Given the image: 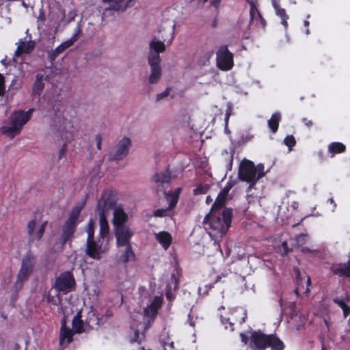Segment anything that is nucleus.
Segmentation results:
<instances>
[{
    "label": "nucleus",
    "instance_id": "obj_1",
    "mask_svg": "<svg viewBox=\"0 0 350 350\" xmlns=\"http://www.w3.org/2000/svg\"><path fill=\"white\" fill-rule=\"evenodd\" d=\"M109 200V195L105 193L102 196L101 200H99L98 206L99 207V223H100V235L102 238V241L99 239L97 241L94 239L90 241L87 240L85 254L95 259L100 260L102 254L105 252L106 249L103 247V242L109 241V226L105 213L108 211L109 207L108 201Z\"/></svg>",
    "mask_w": 350,
    "mask_h": 350
},
{
    "label": "nucleus",
    "instance_id": "obj_2",
    "mask_svg": "<svg viewBox=\"0 0 350 350\" xmlns=\"http://www.w3.org/2000/svg\"><path fill=\"white\" fill-rule=\"evenodd\" d=\"M232 209L224 208L221 211H210L203 220L206 230H210L208 233L214 236L226 234L231 226Z\"/></svg>",
    "mask_w": 350,
    "mask_h": 350
},
{
    "label": "nucleus",
    "instance_id": "obj_3",
    "mask_svg": "<svg viewBox=\"0 0 350 350\" xmlns=\"http://www.w3.org/2000/svg\"><path fill=\"white\" fill-rule=\"evenodd\" d=\"M250 344L253 350H266L267 347H271L273 350H284L285 347L275 334H265L260 330L251 334Z\"/></svg>",
    "mask_w": 350,
    "mask_h": 350
},
{
    "label": "nucleus",
    "instance_id": "obj_4",
    "mask_svg": "<svg viewBox=\"0 0 350 350\" xmlns=\"http://www.w3.org/2000/svg\"><path fill=\"white\" fill-rule=\"evenodd\" d=\"M264 169L265 167L262 163H259L255 166L252 161L244 160L241 163L239 167V178L241 181L249 183V189H252L258 180L265 175Z\"/></svg>",
    "mask_w": 350,
    "mask_h": 350
},
{
    "label": "nucleus",
    "instance_id": "obj_5",
    "mask_svg": "<svg viewBox=\"0 0 350 350\" xmlns=\"http://www.w3.org/2000/svg\"><path fill=\"white\" fill-rule=\"evenodd\" d=\"M82 206H76L74 207L62 226V233L61 235L62 245H64L68 241H70L75 232L76 226L78 221L79 214L81 211Z\"/></svg>",
    "mask_w": 350,
    "mask_h": 350
},
{
    "label": "nucleus",
    "instance_id": "obj_6",
    "mask_svg": "<svg viewBox=\"0 0 350 350\" xmlns=\"http://www.w3.org/2000/svg\"><path fill=\"white\" fill-rule=\"evenodd\" d=\"M35 265V256L31 252H28L21 262V267L17 275V280L14 284V288L18 291L23 285V282L27 280L33 270Z\"/></svg>",
    "mask_w": 350,
    "mask_h": 350
},
{
    "label": "nucleus",
    "instance_id": "obj_7",
    "mask_svg": "<svg viewBox=\"0 0 350 350\" xmlns=\"http://www.w3.org/2000/svg\"><path fill=\"white\" fill-rule=\"evenodd\" d=\"M28 120L29 116L25 115L24 111H15L10 117V125L1 128L2 133L7 134L11 137H14L19 134L22 127Z\"/></svg>",
    "mask_w": 350,
    "mask_h": 350
},
{
    "label": "nucleus",
    "instance_id": "obj_8",
    "mask_svg": "<svg viewBox=\"0 0 350 350\" xmlns=\"http://www.w3.org/2000/svg\"><path fill=\"white\" fill-rule=\"evenodd\" d=\"M114 191L111 189V210H113V219L112 224L113 228L122 226H128L126 223L129 220L127 213L124 211L121 204L117 206L115 200Z\"/></svg>",
    "mask_w": 350,
    "mask_h": 350
},
{
    "label": "nucleus",
    "instance_id": "obj_9",
    "mask_svg": "<svg viewBox=\"0 0 350 350\" xmlns=\"http://www.w3.org/2000/svg\"><path fill=\"white\" fill-rule=\"evenodd\" d=\"M234 55L227 45L221 46L216 53V64L221 70H230L234 66Z\"/></svg>",
    "mask_w": 350,
    "mask_h": 350
},
{
    "label": "nucleus",
    "instance_id": "obj_10",
    "mask_svg": "<svg viewBox=\"0 0 350 350\" xmlns=\"http://www.w3.org/2000/svg\"><path fill=\"white\" fill-rule=\"evenodd\" d=\"M75 286V280L71 271H65L62 273L56 278L53 287L58 292H69L72 291Z\"/></svg>",
    "mask_w": 350,
    "mask_h": 350
},
{
    "label": "nucleus",
    "instance_id": "obj_11",
    "mask_svg": "<svg viewBox=\"0 0 350 350\" xmlns=\"http://www.w3.org/2000/svg\"><path fill=\"white\" fill-rule=\"evenodd\" d=\"M113 234L118 247L131 245V239L133 236V232L129 226L113 228Z\"/></svg>",
    "mask_w": 350,
    "mask_h": 350
},
{
    "label": "nucleus",
    "instance_id": "obj_12",
    "mask_svg": "<svg viewBox=\"0 0 350 350\" xmlns=\"http://www.w3.org/2000/svg\"><path fill=\"white\" fill-rule=\"evenodd\" d=\"M131 146V140L127 137H124L116 144L113 158H111V167L114 161H120L126 157Z\"/></svg>",
    "mask_w": 350,
    "mask_h": 350
},
{
    "label": "nucleus",
    "instance_id": "obj_13",
    "mask_svg": "<svg viewBox=\"0 0 350 350\" xmlns=\"http://www.w3.org/2000/svg\"><path fill=\"white\" fill-rule=\"evenodd\" d=\"M294 271L296 274L295 282L297 285L295 293L297 295L301 293L308 295L310 293V286L311 285L310 276H302L298 268H295Z\"/></svg>",
    "mask_w": 350,
    "mask_h": 350
},
{
    "label": "nucleus",
    "instance_id": "obj_14",
    "mask_svg": "<svg viewBox=\"0 0 350 350\" xmlns=\"http://www.w3.org/2000/svg\"><path fill=\"white\" fill-rule=\"evenodd\" d=\"M154 183L157 185V191L164 192L166 186H168L171 181V174L170 172L155 173L152 176Z\"/></svg>",
    "mask_w": 350,
    "mask_h": 350
},
{
    "label": "nucleus",
    "instance_id": "obj_15",
    "mask_svg": "<svg viewBox=\"0 0 350 350\" xmlns=\"http://www.w3.org/2000/svg\"><path fill=\"white\" fill-rule=\"evenodd\" d=\"M81 33V29L79 27L77 33L68 40L62 43L54 50H52L49 53V58L53 61L60 53H63L66 49L71 46L75 41H77L78 35Z\"/></svg>",
    "mask_w": 350,
    "mask_h": 350
},
{
    "label": "nucleus",
    "instance_id": "obj_16",
    "mask_svg": "<svg viewBox=\"0 0 350 350\" xmlns=\"http://www.w3.org/2000/svg\"><path fill=\"white\" fill-rule=\"evenodd\" d=\"M250 23H255L256 25H260L262 29H265L266 21L258 10L255 3L252 1H250Z\"/></svg>",
    "mask_w": 350,
    "mask_h": 350
},
{
    "label": "nucleus",
    "instance_id": "obj_17",
    "mask_svg": "<svg viewBox=\"0 0 350 350\" xmlns=\"http://www.w3.org/2000/svg\"><path fill=\"white\" fill-rule=\"evenodd\" d=\"M46 221L44 222L36 232H34V228L36 225L35 219L29 221L27 224V233L29 235V241H33L35 239L40 240L46 228Z\"/></svg>",
    "mask_w": 350,
    "mask_h": 350
},
{
    "label": "nucleus",
    "instance_id": "obj_18",
    "mask_svg": "<svg viewBox=\"0 0 350 350\" xmlns=\"http://www.w3.org/2000/svg\"><path fill=\"white\" fill-rule=\"evenodd\" d=\"M108 317L105 314H102L100 317L96 316L93 311H90L88 314V317L85 320V327L88 329H94L95 326L103 325L107 321Z\"/></svg>",
    "mask_w": 350,
    "mask_h": 350
},
{
    "label": "nucleus",
    "instance_id": "obj_19",
    "mask_svg": "<svg viewBox=\"0 0 350 350\" xmlns=\"http://www.w3.org/2000/svg\"><path fill=\"white\" fill-rule=\"evenodd\" d=\"M347 263H338L332 266V271L334 275L341 277H350V255Z\"/></svg>",
    "mask_w": 350,
    "mask_h": 350
},
{
    "label": "nucleus",
    "instance_id": "obj_20",
    "mask_svg": "<svg viewBox=\"0 0 350 350\" xmlns=\"http://www.w3.org/2000/svg\"><path fill=\"white\" fill-rule=\"evenodd\" d=\"M124 247H126L125 251L118 257L117 262L118 265H123L124 267H126V265L128 262L135 260V254L133 251L131 245Z\"/></svg>",
    "mask_w": 350,
    "mask_h": 350
},
{
    "label": "nucleus",
    "instance_id": "obj_21",
    "mask_svg": "<svg viewBox=\"0 0 350 350\" xmlns=\"http://www.w3.org/2000/svg\"><path fill=\"white\" fill-rule=\"evenodd\" d=\"M155 238L165 250H167L172 242V235L167 231H161L155 234Z\"/></svg>",
    "mask_w": 350,
    "mask_h": 350
},
{
    "label": "nucleus",
    "instance_id": "obj_22",
    "mask_svg": "<svg viewBox=\"0 0 350 350\" xmlns=\"http://www.w3.org/2000/svg\"><path fill=\"white\" fill-rule=\"evenodd\" d=\"M273 7L275 10V14L279 16L281 19V24L284 26V29H286L288 27V19L289 18L286 10L281 8L279 3L275 1H272Z\"/></svg>",
    "mask_w": 350,
    "mask_h": 350
},
{
    "label": "nucleus",
    "instance_id": "obj_23",
    "mask_svg": "<svg viewBox=\"0 0 350 350\" xmlns=\"http://www.w3.org/2000/svg\"><path fill=\"white\" fill-rule=\"evenodd\" d=\"M48 76H44V74L38 73L36 75V81L33 85V94L34 95L40 96L41 92L44 88V80H47Z\"/></svg>",
    "mask_w": 350,
    "mask_h": 350
},
{
    "label": "nucleus",
    "instance_id": "obj_24",
    "mask_svg": "<svg viewBox=\"0 0 350 350\" xmlns=\"http://www.w3.org/2000/svg\"><path fill=\"white\" fill-rule=\"evenodd\" d=\"M66 320L64 319L62 321V327L60 332L59 342L60 345H63L65 340H67V343H70L72 340L73 330L66 327Z\"/></svg>",
    "mask_w": 350,
    "mask_h": 350
},
{
    "label": "nucleus",
    "instance_id": "obj_25",
    "mask_svg": "<svg viewBox=\"0 0 350 350\" xmlns=\"http://www.w3.org/2000/svg\"><path fill=\"white\" fill-rule=\"evenodd\" d=\"M346 150V146L342 142H332L327 146V151L331 158L334 157L336 154L345 152Z\"/></svg>",
    "mask_w": 350,
    "mask_h": 350
},
{
    "label": "nucleus",
    "instance_id": "obj_26",
    "mask_svg": "<svg viewBox=\"0 0 350 350\" xmlns=\"http://www.w3.org/2000/svg\"><path fill=\"white\" fill-rule=\"evenodd\" d=\"M81 312H77L72 319V330L75 333L80 334L87 332V327L84 326L83 321L81 320Z\"/></svg>",
    "mask_w": 350,
    "mask_h": 350
},
{
    "label": "nucleus",
    "instance_id": "obj_27",
    "mask_svg": "<svg viewBox=\"0 0 350 350\" xmlns=\"http://www.w3.org/2000/svg\"><path fill=\"white\" fill-rule=\"evenodd\" d=\"M133 0H111V11H124Z\"/></svg>",
    "mask_w": 350,
    "mask_h": 350
},
{
    "label": "nucleus",
    "instance_id": "obj_28",
    "mask_svg": "<svg viewBox=\"0 0 350 350\" xmlns=\"http://www.w3.org/2000/svg\"><path fill=\"white\" fill-rule=\"evenodd\" d=\"M181 192V188H176L172 193H167L165 191L163 193L165 196L170 198L169 205L167 206L168 209L172 211L177 204L178 201V198Z\"/></svg>",
    "mask_w": 350,
    "mask_h": 350
},
{
    "label": "nucleus",
    "instance_id": "obj_29",
    "mask_svg": "<svg viewBox=\"0 0 350 350\" xmlns=\"http://www.w3.org/2000/svg\"><path fill=\"white\" fill-rule=\"evenodd\" d=\"M280 120L281 114L279 112H275L272 114L271 118L268 120L269 128L273 133L278 131Z\"/></svg>",
    "mask_w": 350,
    "mask_h": 350
},
{
    "label": "nucleus",
    "instance_id": "obj_30",
    "mask_svg": "<svg viewBox=\"0 0 350 350\" xmlns=\"http://www.w3.org/2000/svg\"><path fill=\"white\" fill-rule=\"evenodd\" d=\"M226 200L227 196L221 193H219L213 204L211 206V210L221 211L223 210L222 208L225 205Z\"/></svg>",
    "mask_w": 350,
    "mask_h": 350
},
{
    "label": "nucleus",
    "instance_id": "obj_31",
    "mask_svg": "<svg viewBox=\"0 0 350 350\" xmlns=\"http://www.w3.org/2000/svg\"><path fill=\"white\" fill-rule=\"evenodd\" d=\"M71 127V123L68 120H65L64 121V128L60 130L58 129L59 132L62 133V138H64L66 141H70L73 137V133L72 131H69L68 129Z\"/></svg>",
    "mask_w": 350,
    "mask_h": 350
},
{
    "label": "nucleus",
    "instance_id": "obj_32",
    "mask_svg": "<svg viewBox=\"0 0 350 350\" xmlns=\"http://www.w3.org/2000/svg\"><path fill=\"white\" fill-rule=\"evenodd\" d=\"M150 48L153 53L159 54L165 50V45L163 42L153 39L150 43Z\"/></svg>",
    "mask_w": 350,
    "mask_h": 350
},
{
    "label": "nucleus",
    "instance_id": "obj_33",
    "mask_svg": "<svg viewBox=\"0 0 350 350\" xmlns=\"http://www.w3.org/2000/svg\"><path fill=\"white\" fill-rule=\"evenodd\" d=\"M160 63L161 58L159 54L150 51L148 56V64L150 68H161Z\"/></svg>",
    "mask_w": 350,
    "mask_h": 350
},
{
    "label": "nucleus",
    "instance_id": "obj_34",
    "mask_svg": "<svg viewBox=\"0 0 350 350\" xmlns=\"http://www.w3.org/2000/svg\"><path fill=\"white\" fill-rule=\"evenodd\" d=\"M151 73L149 77V83L150 84L157 83L161 76V68H150Z\"/></svg>",
    "mask_w": 350,
    "mask_h": 350
},
{
    "label": "nucleus",
    "instance_id": "obj_35",
    "mask_svg": "<svg viewBox=\"0 0 350 350\" xmlns=\"http://www.w3.org/2000/svg\"><path fill=\"white\" fill-rule=\"evenodd\" d=\"M334 302L342 310L344 317H347L350 313V308L346 304L345 301L342 298L336 297L334 299Z\"/></svg>",
    "mask_w": 350,
    "mask_h": 350
},
{
    "label": "nucleus",
    "instance_id": "obj_36",
    "mask_svg": "<svg viewBox=\"0 0 350 350\" xmlns=\"http://www.w3.org/2000/svg\"><path fill=\"white\" fill-rule=\"evenodd\" d=\"M210 189V186L208 184H200L196 189L193 190V194L194 196H200L206 194Z\"/></svg>",
    "mask_w": 350,
    "mask_h": 350
},
{
    "label": "nucleus",
    "instance_id": "obj_37",
    "mask_svg": "<svg viewBox=\"0 0 350 350\" xmlns=\"http://www.w3.org/2000/svg\"><path fill=\"white\" fill-rule=\"evenodd\" d=\"M34 48V44L31 42H29L27 43L23 42L21 46H18L17 51L16 53L18 52H25L29 53Z\"/></svg>",
    "mask_w": 350,
    "mask_h": 350
},
{
    "label": "nucleus",
    "instance_id": "obj_38",
    "mask_svg": "<svg viewBox=\"0 0 350 350\" xmlns=\"http://www.w3.org/2000/svg\"><path fill=\"white\" fill-rule=\"evenodd\" d=\"M171 211L168 208H159L154 211L153 215L157 217H163L171 215Z\"/></svg>",
    "mask_w": 350,
    "mask_h": 350
},
{
    "label": "nucleus",
    "instance_id": "obj_39",
    "mask_svg": "<svg viewBox=\"0 0 350 350\" xmlns=\"http://www.w3.org/2000/svg\"><path fill=\"white\" fill-rule=\"evenodd\" d=\"M163 304V299L161 297L156 296L152 302L150 303V306L152 308H154L156 310L158 311V310L161 307Z\"/></svg>",
    "mask_w": 350,
    "mask_h": 350
},
{
    "label": "nucleus",
    "instance_id": "obj_40",
    "mask_svg": "<svg viewBox=\"0 0 350 350\" xmlns=\"http://www.w3.org/2000/svg\"><path fill=\"white\" fill-rule=\"evenodd\" d=\"M175 27H176V23H174L173 25L172 26V28L169 31L168 35L166 36L161 35V38L163 40V41H165V42H167L170 43L172 42V41L174 39Z\"/></svg>",
    "mask_w": 350,
    "mask_h": 350
},
{
    "label": "nucleus",
    "instance_id": "obj_41",
    "mask_svg": "<svg viewBox=\"0 0 350 350\" xmlns=\"http://www.w3.org/2000/svg\"><path fill=\"white\" fill-rule=\"evenodd\" d=\"M144 312L145 316L150 319H154L158 313V311L148 306L144 309Z\"/></svg>",
    "mask_w": 350,
    "mask_h": 350
},
{
    "label": "nucleus",
    "instance_id": "obj_42",
    "mask_svg": "<svg viewBox=\"0 0 350 350\" xmlns=\"http://www.w3.org/2000/svg\"><path fill=\"white\" fill-rule=\"evenodd\" d=\"M284 144L288 146L290 149L292 148L296 144V140L293 135H287L284 139Z\"/></svg>",
    "mask_w": 350,
    "mask_h": 350
},
{
    "label": "nucleus",
    "instance_id": "obj_43",
    "mask_svg": "<svg viewBox=\"0 0 350 350\" xmlns=\"http://www.w3.org/2000/svg\"><path fill=\"white\" fill-rule=\"evenodd\" d=\"M291 250L289 249L286 241H283L279 247V251L282 256L287 255Z\"/></svg>",
    "mask_w": 350,
    "mask_h": 350
},
{
    "label": "nucleus",
    "instance_id": "obj_44",
    "mask_svg": "<svg viewBox=\"0 0 350 350\" xmlns=\"http://www.w3.org/2000/svg\"><path fill=\"white\" fill-rule=\"evenodd\" d=\"M44 299L47 301V302L51 303L53 305H57L60 301L59 297H55V296L51 295L50 293L44 296Z\"/></svg>",
    "mask_w": 350,
    "mask_h": 350
},
{
    "label": "nucleus",
    "instance_id": "obj_45",
    "mask_svg": "<svg viewBox=\"0 0 350 350\" xmlns=\"http://www.w3.org/2000/svg\"><path fill=\"white\" fill-rule=\"evenodd\" d=\"M94 239V224L92 220H90L88 226V239L90 241Z\"/></svg>",
    "mask_w": 350,
    "mask_h": 350
},
{
    "label": "nucleus",
    "instance_id": "obj_46",
    "mask_svg": "<svg viewBox=\"0 0 350 350\" xmlns=\"http://www.w3.org/2000/svg\"><path fill=\"white\" fill-rule=\"evenodd\" d=\"M233 186V183L230 181H228L226 185H225V187L220 191L219 193L225 195L226 196H228V193L230 191V190L231 189V188Z\"/></svg>",
    "mask_w": 350,
    "mask_h": 350
},
{
    "label": "nucleus",
    "instance_id": "obj_47",
    "mask_svg": "<svg viewBox=\"0 0 350 350\" xmlns=\"http://www.w3.org/2000/svg\"><path fill=\"white\" fill-rule=\"evenodd\" d=\"M170 92H171V88H167L163 92L158 94L157 95V100L159 101V100L167 97L170 94Z\"/></svg>",
    "mask_w": 350,
    "mask_h": 350
},
{
    "label": "nucleus",
    "instance_id": "obj_48",
    "mask_svg": "<svg viewBox=\"0 0 350 350\" xmlns=\"http://www.w3.org/2000/svg\"><path fill=\"white\" fill-rule=\"evenodd\" d=\"M301 122L304 123V125L309 129H311L314 124V122L312 120H309L307 118H303L301 119Z\"/></svg>",
    "mask_w": 350,
    "mask_h": 350
},
{
    "label": "nucleus",
    "instance_id": "obj_49",
    "mask_svg": "<svg viewBox=\"0 0 350 350\" xmlns=\"http://www.w3.org/2000/svg\"><path fill=\"white\" fill-rule=\"evenodd\" d=\"M60 101H58V103H57L55 100H54V103H53L51 100H49V105H51V109L53 110V111H58L59 110V103Z\"/></svg>",
    "mask_w": 350,
    "mask_h": 350
},
{
    "label": "nucleus",
    "instance_id": "obj_50",
    "mask_svg": "<svg viewBox=\"0 0 350 350\" xmlns=\"http://www.w3.org/2000/svg\"><path fill=\"white\" fill-rule=\"evenodd\" d=\"M4 77L0 74V96L4 92Z\"/></svg>",
    "mask_w": 350,
    "mask_h": 350
},
{
    "label": "nucleus",
    "instance_id": "obj_51",
    "mask_svg": "<svg viewBox=\"0 0 350 350\" xmlns=\"http://www.w3.org/2000/svg\"><path fill=\"white\" fill-rule=\"evenodd\" d=\"M95 140L96 142V147L98 150H100V146H101V137L100 135H96L95 137Z\"/></svg>",
    "mask_w": 350,
    "mask_h": 350
},
{
    "label": "nucleus",
    "instance_id": "obj_52",
    "mask_svg": "<svg viewBox=\"0 0 350 350\" xmlns=\"http://www.w3.org/2000/svg\"><path fill=\"white\" fill-rule=\"evenodd\" d=\"M317 156L319 157V159L321 161H323L325 160V157L324 155V152L323 150H319L318 152H317Z\"/></svg>",
    "mask_w": 350,
    "mask_h": 350
},
{
    "label": "nucleus",
    "instance_id": "obj_53",
    "mask_svg": "<svg viewBox=\"0 0 350 350\" xmlns=\"http://www.w3.org/2000/svg\"><path fill=\"white\" fill-rule=\"evenodd\" d=\"M138 338H139V332L138 331H135V334H134V338L132 339V342H137L138 343H141V340H138Z\"/></svg>",
    "mask_w": 350,
    "mask_h": 350
},
{
    "label": "nucleus",
    "instance_id": "obj_54",
    "mask_svg": "<svg viewBox=\"0 0 350 350\" xmlns=\"http://www.w3.org/2000/svg\"><path fill=\"white\" fill-rule=\"evenodd\" d=\"M230 114H231V110H230V109H229L228 110L226 111V113L225 122H226V125L228 123V120H229Z\"/></svg>",
    "mask_w": 350,
    "mask_h": 350
},
{
    "label": "nucleus",
    "instance_id": "obj_55",
    "mask_svg": "<svg viewBox=\"0 0 350 350\" xmlns=\"http://www.w3.org/2000/svg\"><path fill=\"white\" fill-rule=\"evenodd\" d=\"M304 25L305 27H307V29H306V35H308L310 33V30L308 29V27H309V25H310V22L307 20H305L304 22Z\"/></svg>",
    "mask_w": 350,
    "mask_h": 350
},
{
    "label": "nucleus",
    "instance_id": "obj_56",
    "mask_svg": "<svg viewBox=\"0 0 350 350\" xmlns=\"http://www.w3.org/2000/svg\"><path fill=\"white\" fill-rule=\"evenodd\" d=\"M241 337L242 342H243L245 344H246L247 342V336L244 334L241 333Z\"/></svg>",
    "mask_w": 350,
    "mask_h": 350
},
{
    "label": "nucleus",
    "instance_id": "obj_57",
    "mask_svg": "<svg viewBox=\"0 0 350 350\" xmlns=\"http://www.w3.org/2000/svg\"><path fill=\"white\" fill-rule=\"evenodd\" d=\"M211 3L215 7H217L219 3V0H211Z\"/></svg>",
    "mask_w": 350,
    "mask_h": 350
},
{
    "label": "nucleus",
    "instance_id": "obj_58",
    "mask_svg": "<svg viewBox=\"0 0 350 350\" xmlns=\"http://www.w3.org/2000/svg\"><path fill=\"white\" fill-rule=\"evenodd\" d=\"M213 284H211V285H209V286L206 285V286H205V288H206V290H205V292L204 293V294L208 295V291L209 289H211V288H213Z\"/></svg>",
    "mask_w": 350,
    "mask_h": 350
},
{
    "label": "nucleus",
    "instance_id": "obj_59",
    "mask_svg": "<svg viewBox=\"0 0 350 350\" xmlns=\"http://www.w3.org/2000/svg\"><path fill=\"white\" fill-rule=\"evenodd\" d=\"M75 15H76V14H75V13H73V12H70V13H69V19H68V22H70V21H71L74 20V18H75Z\"/></svg>",
    "mask_w": 350,
    "mask_h": 350
},
{
    "label": "nucleus",
    "instance_id": "obj_60",
    "mask_svg": "<svg viewBox=\"0 0 350 350\" xmlns=\"http://www.w3.org/2000/svg\"><path fill=\"white\" fill-rule=\"evenodd\" d=\"M65 152H66V150L64 148H62L60 151H59V158L61 159L62 156L64 155L65 154Z\"/></svg>",
    "mask_w": 350,
    "mask_h": 350
},
{
    "label": "nucleus",
    "instance_id": "obj_61",
    "mask_svg": "<svg viewBox=\"0 0 350 350\" xmlns=\"http://www.w3.org/2000/svg\"><path fill=\"white\" fill-rule=\"evenodd\" d=\"M328 202H330V204H333V206L334 208H336V202H334V199L333 198H329L328 199Z\"/></svg>",
    "mask_w": 350,
    "mask_h": 350
},
{
    "label": "nucleus",
    "instance_id": "obj_62",
    "mask_svg": "<svg viewBox=\"0 0 350 350\" xmlns=\"http://www.w3.org/2000/svg\"><path fill=\"white\" fill-rule=\"evenodd\" d=\"M33 111V109H29L27 112H25V115H28L29 116V120L30 119V117H31V112Z\"/></svg>",
    "mask_w": 350,
    "mask_h": 350
},
{
    "label": "nucleus",
    "instance_id": "obj_63",
    "mask_svg": "<svg viewBox=\"0 0 350 350\" xmlns=\"http://www.w3.org/2000/svg\"><path fill=\"white\" fill-rule=\"evenodd\" d=\"M217 25V19L215 18L214 21L212 22L211 26L212 27H216Z\"/></svg>",
    "mask_w": 350,
    "mask_h": 350
},
{
    "label": "nucleus",
    "instance_id": "obj_64",
    "mask_svg": "<svg viewBox=\"0 0 350 350\" xmlns=\"http://www.w3.org/2000/svg\"><path fill=\"white\" fill-rule=\"evenodd\" d=\"M321 350H327L326 347H325V345L324 344L323 340H322V341H321Z\"/></svg>",
    "mask_w": 350,
    "mask_h": 350
}]
</instances>
